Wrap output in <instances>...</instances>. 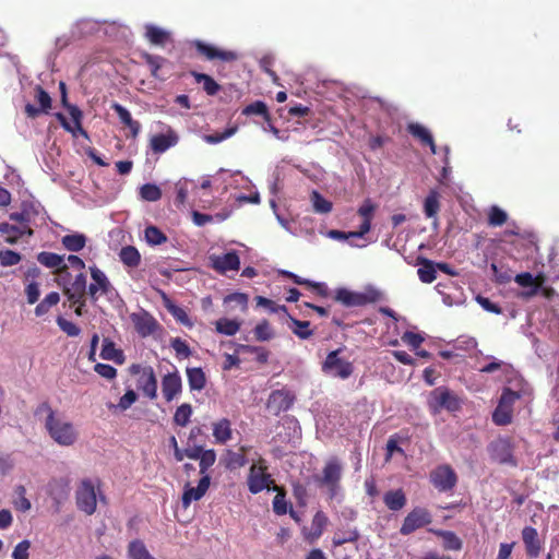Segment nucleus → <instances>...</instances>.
Instances as JSON below:
<instances>
[{"instance_id":"nucleus-1","label":"nucleus","mask_w":559,"mask_h":559,"mask_svg":"<svg viewBox=\"0 0 559 559\" xmlns=\"http://www.w3.org/2000/svg\"><path fill=\"white\" fill-rule=\"evenodd\" d=\"M98 498L100 501H106V497L100 492L99 480H92V478L81 480L75 490V502L79 510L91 515L97 510Z\"/></svg>"},{"instance_id":"nucleus-2","label":"nucleus","mask_w":559,"mask_h":559,"mask_svg":"<svg viewBox=\"0 0 559 559\" xmlns=\"http://www.w3.org/2000/svg\"><path fill=\"white\" fill-rule=\"evenodd\" d=\"M428 406L430 412L435 414L441 413L443 408L454 413V411H460L461 401L454 391L449 390L445 385H439V388L429 392Z\"/></svg>"},{"instance_id":"nucleus-3","label":"nucleus","mask_w":559,"mask_h":559,"mask_svg":"<svg viewBox=\"0 0 559 559\" xmlns=\"http://www.w3.org/2000/svg\"><path fill=\"white\" fill-rule=\"evenodd\" d=\"M343 477V466L338 456H331L325 462L321 477L317 478L319 486L328 489L330 498H335L341 490V479Z\"/></svg>"},{"instance_id":"nucleus-4","label":"nucleus","mask_w":559,"mask_h":559,"mask_svg":"<svg viewBox=\"0 0 559 559\" xmlns=\"http://www.w3.org/2000/svg\"><path fill=\"white\" fill-rule=\"evenodd\" d=\"M345 347H337L329 352L325 359L321 364V369L326 374L338 377L340 379H349L352 377L355 366L349 359L341 358Z\"/></svg>"},{"instance_id":"nucleus-5","label":"nucleus","mask_w":559,"mask_h":559,"mask_svg":"<svg viewBox=\"0 0 559 559\" xmlns=\"http://www.w3.org/2000/svg\"><path fill=\"white\" fill-rule=\"evenodd\" d=\"M274 478L269 473V465L266 459L263 456H259L258 461H255L249 469V475L247 477L249 491L252 493H259V491L272 490V484Z\"/></svg>"},{"instance_id":"nucleus-6","label":"nucleus","mask_w":559,"mask_h":559,"mask_svg":"<svg viewBox=\"0 0 559 559\" xmlns=\"http://www.w3.org/2000/svg\"><path fill=\"white\" fill-rule=\"evenodd\" d=\"M47 413L46 429L50 437L62 445L70 444V425L68 421L61 420L47 404H41L36 414Z\"/></svg>"},{"instance_id":"nucleus-7","label":"nucleus","mask_w":559,"mask_h":559,"mask_svg":"<svg viewBox=\"0 0 559 559\" xmlns=\"http://www.w3.org/2000/svg\"><path fill=\"white\" fill-rule=\"evenodd\" d=\"M521 393L519 391L504 388L501 392L499 404L492 413V420L496 425H510L513 420V406L519 401Z\"/></svg>"},{"instance_id":"nucleus-8","label":"nucleus","mask_w":559,"mask_h":559,"mask_svg":"<svg viewBox=\"0 0 559 559\" xmlns=\"http://www.w3.org/2000/svg\"><path fill=\"white\" fill-rule=\"evenodd\" d=\"M429 480L437 490L449 491L457 486L459 476L452 465L444 463V465H437L430 471Z\"/></svg>"},{"instance_id":"nucleus-9","label":"nucleus","mask_w":559,"mask_h":559,"mask_svg":"<svg viewBox=\"0 0 559 559\" xmlns=\"http://www.w3.org/2000/svg\"><path fill=\"white\" fill-rule=\"evenodd\" d=\"M131 372H138L139 378L136 382L138 389L142 391L148 399H157L158 380L152 366L141 368L139 364H133L130 367Z\"/></svg>"},{"instance_id":"nucleus-10","label":"nucleus","mask_w":559,"mask_h":559,"mask_svg":"<svg viewBox=\"0 0 559 559\" xmlns=\"http://www.w3.org/2000/svg\"><path fill=\"white\" fill-rule=\"evenodd\" d=\"M382 294L379 290H369L368 293H353L348 288H337L334 299L340 304L353 307V305H366L379 301Z\"/></svg>"},{"instance_id":"nucleus-11","label":"nucleus","mask_w":559,"mask_h":559,"mask_svg":"<svg viewBox=\"0 0 559 559\" xmlns=\"http://www.w3.org/2000/svg\"><path fill=\"white\" fill-rule=\"evenodd\" d=\"M432 514L425 507H415L408 512L402 523L400 533L403 535L413 534L418 527H424L432 522Z\"/></svg>"},{"instance_id":"nucleus-12","label":"nucleus","mask_w":559,"mask_h":559,"mask_svg":"<svg viewBox=\"0 0 559 559\" xmlns=\"http://www.w3.org/2000/svg\"><path fill=\"white\" fill-rule=\"evenodd\" d=\"M490 455L500 464H512L515 466L518 461L513 455V447L508 439H497L488 447Z\"/></svg>"},{"instance_id":"nucleus-13","label":"nucleus","mask_w":559,"mask_h":559,"mask_svg":"<svg viewBox=\"0 0 559 559\" xmlns=\"http://www.w3.org/2000/svg\"><path fill=\"white\" fill-rule=\"evenodd\" d=\"M193 46L198 53L205 57V59H221L222 61H236L238 59V53L233 52V50H221L217 46H213V44H207V41L194 40Z\"/></svg>"},{"instance_id":"nucleus-14","label":"nucleus","mask_w":559,"mask_h":559,"mask_svg":"<svg viewBox=\"0 0 559 559\" xmlns=\"http://www.w3.org/2000/svg\"><path fill=\"white\" fill-rule=\"evenodd\" d=\"M210 261L213 270L219 273H226L229 272V270H239L241 265V259L237 250H230L224 254H211Z\"/></svg>"},{"instance_id":"nucleus-15","label":"nucleus","mask_w":559,"mask_h":559,"mask_svg":"<svg viewBox=\"0 0 559 559\" xmlns=\"http://www.w3.org/2000/svg\"><path fill=\"white\" fill-rule=\"evenodd\" d=\"M294 401L295 397L290 391L274 390L269 394L266 407L271 413L280 414L283 413V411L290 408Z\"/></svg>"},{"instance_id":"nucleus-16","label":"nucleus","mask_w":559,"mask_h":559,"mask_svg":"<svg viewBox=\"0 0 559 559\" xmlns=\"http://www.w3.org/2000/svg\"><path fill=\"white\" fill-rule=\"evenodd\" d=\"M130 318L134 324L135 331L141 335V337L152 335V333H155L159 326L156 318H154L153 314H150V312H146V310H143L138 314L134 312Z\"/></svg>"},{"instance_id":"nucleus-17","label":"nucleus","mask_w":559,"mask_h":559,"mask_svg":"<svg viewBox=\"0 0 559 559\" xmlns=\"http://www.w3.org/2000/svg\"><path fill=\"white\" fill-rule=\"evenodd\" d=\"M377 206L371 199H365L362 204L358 207L357 213L362 217L361 225L358 230H350V236L354 238H361L365 234H368L371 228V219Z\"/></svg>"},{"instance_id":"nucleus-18","label":"nucleus","mask_w":559,"mask_h":559,"mask_svg":"<svg viewBox=\"0 0 559 559\" xmlns=\"http://www.w3.org/2000/svg\"><path fill=\"white\" fill-rule=\"evenodd\" d=\"M522 538L525 547V552L530 557H538L543 550V543L539 538V533L534 526H524L522 531Z\"/></svg>"},{"instance_id":"nucleus-19","label":"nucleus","mask_w":559,"mask_h":559,"mask_svg":"<svg viewBox=\"0 0 559 559\" xmlns=\"http://www.w3.org/2000/svg\"><path fill=\"white\" fill-rule=\"evenodd\" d=\"M211 477H201L197 487H191V485H186L182 493V506L183 508H188L191 501L201 500L203 496H205L206 491L211 485Z\"/></svg>"},{"instance_id":"nucleus-20","label":"nucleus","mask_w":559,"mask_h":559,"mask_svg":"<svg viewBox=\"0 0 559 559\" xmlns=\"http://www.w3.org/2000/svg\"><path fill=\"white\" fill-rule=\"evenodd\" d=\"M182 390V378L179 371L166 373L162 379V392L166 401H173Z\"/></svg>"},{"instance_id":"nucleus-21","label":"nucleus","mask_w":559,"mask_h":559,"mask_svg":"<svg viewBox=\"0 0 559 559\" xmlns=\"http://www.w3.org/2000/svg\"><path fill=\"white\" fill-rule=\"evenodd\" d=\"M329 523V516L323 511H317L311 521V526L309 531L307 528H304V535L310 544H313V542H317L319 537L323 534L326 525Z\"/></svg>"},{"instance_id":"nucleus-22","label":"nucleus","mask_w":559,"mask_h":559,"mask_svg":"<svg viewBox=\"0 0 559 559\" xmlns=\"http://www.w3.org/2000/svg\"><path fill=\"white\" fill-rule=\"evenodd\" d=\"M514 282L519 283L523 287H530V290L524 293L525 297H532V295H536L542 287V284L545 282L544 274H537V276H533L532 272H520L514 277Z\"/></svg>"},{"instance_id":"nucleus-23","label":"nucleus","mask_w":559,"mask_h":559,"mask_svg":"<svg viewBox=\"0 0 559 559\" xmlns=\"http://www.w3.org/2000/svg\"><path fill=\"white\" fill-rule=\"evenodd\" d=\"M49 496L55 506V511H59L61 506L68 500L69 485L66 479H55L49 484Z\"/></svg>"},{"instance_id":"nucleus-24","label":"nucleus","mask_w":559,"mask_h":559,"mask_svg":"<svg viewBox=\"0 0 559 559\" xmlns=\"http://www.w3.org/2000/svg\"><path fill=\"white\" fill-rule=\"evenodd\" d=\"M159 295L163 299L164 306L169 311V313H171V316L175 317L177 321L182 323V325H193V322H191L190 316L188 314L187 310H185V308H181V306H178V304L174 302L170 296L164 293V290H159Z\"/></svg>"},{"instance_id":"nucleus-25","label":"nucleus","mask_w":559,"mask_h":559,"mask_svg":"<svg viewBox=\"0 0 559 559\" xmlns=\"http://www.w3.org/2000/svg\"><path fill=\"white\" fill-rule=\"evenodd\" d=\"M178 140L179 138L176 131L169 129L167 133L153 135L150 140V146L153 152H165L167 148H170V146H174V144H177Z\"/></svg>"},{"instance_id":"nucleus-26","label":"nucleus","mask_w":559,"mask_h":559,"mask_svg":"<svg viewBox=\"0 0 559 559\" xmlns=\"http://www.w3.org/2000/svg\"><path fill=\"white\" fill-rule=\"evenodd\" d=\"M250 445H241L237 451L233 449H226L225 451V466L229 469L241 468L247 464L248 460L246 454L250 450Z\"/></svg>"},{"instance_id":"nucleus-27","label":"nucleus","mask_w":559,"mask_h":559,"mask_svg":"<svg viewBox=\"0 0 559 559\" xmlns=\"http://www.w3.org/2000/svg\"><path fill=\"white\" fill-rule=\"evenodd\" d=\"M111 108H114L122 124L129 128L132 136H138L141 131V123L132 118L128 107L121 106V104L115 102V104H111Z\"/></svg>"},{"instance_id":"nucleus-28","label":"nucleus","mask_w":559,"mask_h":559,"mask_svg":"<svg viewBox=\"0 0 559 559\" xmlns=\"http://www.w3.org/2000/svg\"><path fill=\"white\" fill-rule=\"evenodd\" d=\"M286 317L288 319V325L292 330V332L300 338H309L314 335V330L311 328V324L309 320H298V318H294V316H290L286 313Z\"/></svg>"},{"instance_id":"nucleus-29","label":"nucleus","mask_w":559,"mask_h":559,"mask_svg":"<svg viewBox=\"0 0 559 559\" xmlns=\"http://www.w3.org/2000/svg\"><path fill=\"white\" fill-rule=\"evenodd\" d=\"M430 532L441 537L442 547L444 549H453V551H460V549H462L464 545L459 534L453 533V531H442V528H430Z\"/></svg>"},{"instance_id":"nucleus-30","label":"nucleus","mask_w":559,"mask_h":559,"mask_svg":"<svg viewBox=\"0 0 559 559\" xmlns=\"http://www.w3.org/2000/svg\"><path fill=\"white\" fill-rule=\"evenodd\" d=\"M407 129L413 136L418 139V141L423 144H427L433 154L437 152L436 142L429 129L421 126V123H408Z\"/></svg>"},{"instance_id":"nucleus-31","label":"nucleus","mask_w":559,"mask_h":559,"mask_svg":"<svg viewBox=\"0 0 559 559\" xmlns=\"http://www.w3.org/2000/svg\"><path fill=\"white\" fill-rule=\"evenodd\" d=\"M212 427H213V436H214L216 442H219L221 444H225V442H227V440H230V438L233 436V428H231L230 419H227V417H223L222 419H218V421H214Z\"/></svg>"},{"instance_id":"nucleus-32","label":"nucleus","mask_w":559,"mask_h":559,"mask_svg":"<svg viewBox=\"0 0 559 559\" xmlns=\"http://www.w3.org/2000/svg\"><path fill=\"white\" fill-rule=\"evenodd\" d=\"M100 357L103 359L115 360V362H118L119 365H122L126 360L122 349H119L110 337H104Z\"/></svg>"},{"instance_id":"nucleus-33","label":"nucleus","mask_w":559,"mask_h":559,"mask_svg":"<svg viewBox=\"0 0 559 559\" xmlns=\"http://www.w3.org/2000/svg\"><path fill=\"white\" fill-rule=\"evenodd\" d=\"M440 195L437 189H430L429 193L426 195L424 211L427 217H435V219H437L441 207Z\"/></svg>"},{"instance_id":"nucleus-34","label":"nucleus","mask_w":559,"mask_h":559,"mask_svg":"<svg viewBox=\"0 0 559 559\" xmlns=\"http://www.w3.org/2000/svg\"><path fill=\"white\" fill-rule=\"evenodd\" d=\"M383 501L389 510H402L407 498L403 489L388 490L383 496Z\"/></svg>"},{"instance_id":"nucleus-35","label":"nucleus","mask_w":559,"mask_h":559,"mask_svg":"<svg viewBox=\"0 0 559 559\" xmlns=\"http://www.w3.org/2000/svg\"><path fill=\"white\" fill-rule=\"evenodd\" d=\"M217 460V453L214 449H204V447L200 445V474L201 476H211L209 471L212 468L213 464H215Z\"/></svg>"},{"instance_id":"nucleus-36","label":"nucleus","mask_w":559,"mask_h":559,"mask_svg":"<svg viewBox=\"0 0 559 559\" xmlns=\"http://www.w3.org/2000/svg\"><path fill=\"white\" fill-rule=\"evenodd\" d=\"M360 533L358 528H337L332 536L334 547L347 544V542H358Z\"/></svg>"},{"instance_id":"nucleus-37","label":"nucleus","mask_w":559,"mask_h":559,"mask_svg":"<svg viewBox=\"0 0 559 559\" xmlns=\"http://www.w3.org/2000/svg\"><path fill=\"white\" fill-rule=\"evenodd\" d=\"M187 378L192 391H202L206 386V376L202 368H187Z\"/></svg>"},{"instance_id":"nucleus-38","label":"nucleus","mask_w":559,"mask_h":559,"mask_svg":"<svg viewBox=\"0 0 559 559\" xmlns=\"http://www.w3.org/2000/svg\"><path fill=\"white\" fill-rule=\"evenodd\" d=\"M190 74L193 75L197 83H202V87L207 95H217L221 85L212 75L202 74V72H195V70H192Z\"/></svg>"},{"instance_id":"nucleus-39","label":"nucleus","mask_w":559,"mask_h":559,"mask_svg":"<svg viewBox=\"0 0 559 559\" xmlns=\"http://www.w3.org/2000/svg\"><path fill=\"white\" fill-rule=\"evenodd\" d=\"M417 275L421 282H435L437 277V264H435L433 260L421 259L420 265L417 270Z\"/></svg>"},{"instance_id":"nucleus-40","label":"nucleus","mask_w":559,"mask_h":559,"mask_svg":"<svg viewBox=\"0 0 559 559\" xmlns=\"http://www.w3.org/2000/svg\"><path fill=\"white\" fill-rule=\"evenodd\" d=\"M119 258L124 263V265H129V267H136L141 263V253L136 247H122L119 252Z\"/></svg>"},{"instance_id":"nucleus-41","label":"nucleus","mask_w":559,"mask_h":559,"mask_svg":"<svg viewBox=\"0 0 559 559\" xmlns=\"http://www.w3.org/2000/svg\"><path fill=\"white\" fill-rule=\"evenodd\" d=\"M145 37L155 45H165L167 39H169V32L163 31V28H158L154 24H147L145 26Z\"/></svg>"},{"instance_id":"nucleus-42","label":"nucleus","mask_w":559,"mask_h":559,"mask_svg":"<svg viewBox=\"0 0 559 559\" xmlns=\"http://www.w3.org/2000/svg\"><path fill=\"white\" fill-rule=\"evenodd\" d=\"M271 490H275L276 495L273 499V510L275 513L283 515V513L288 512V502L286 501V492L284 489H280L277 485H275L274 480L271 485Z\"/></svg>"},{"instance_id":"nucleus-43","label":"nucleus","mask_w":559,"mask_h":559,"mask_svg":"<svg viewBox=\"0 0 559 559\" xmlns=\"http://www.w3.org/2000/svg\"><path fill=\"white\" fill-rule=\"evenodd\" d=\"M193 408L191 403H181V405H178L173 416V421L175 423V425L187 426L191 420Z\"/></svg>"},{"instance_id":"nucleus-44","label":"nucleus","mask_w":559,"mask_h":559,"mask_svg":"<svg viewBox=\"0 0 559 559\" xmlns=\"http://www.w3.org/2000/svg\"><path fill=\"white\" fill-rule=\"evenodd\" d=\"M128 554L132 559H156L148 552L146 544L143 540H132L128 545Z\"/></svg>"},{"instance_id":"nucleus-45","label":"nucleus","mask_w":559,"mask_h":559,"mask_svg":"<svg viewBox=\"0 0 559 559\" xmlns=\"http://www.w3.org/2000/svg\"><path fill=\"white\" fill-rule=\"evenodd\" d=\"M240 326L241 324L238 320H230V318H219L216 321V330L224 335H236Z\"/></svg>"},{"instance_id":"nucleus-46","label":"nucleus","mask_w":559,"mask_h":559,"mask_svg":"<svg viewBox=\"0 0 559 559\" xmlns=\"http://www.w3.org/2000/svg\"><path fill=\"white\" fill-rule=\"evenodd\" d=\"M37 260L46 267L59 270L63 263V255L52 252H40L37 255Z\"/></svg>"},{"instance_id":"nucleus-47","label":"nucleus","mask_w":559,"mask_h":559,"mask_svg":"<svg viewBox=\"0 0 559 559\" xmlns=\"http://www.w3.org/2000/svg\"><path fill=\"white\" fill-rule=\"evenodd\" d=\"M242 115H261L263 119H270V110L262 99H257L242 108Z\"/></svg>"},{"instance_id":"nucleus-48","label":"nucleus","mask_w":559,"mask_h":559,"mask_svg":"<svg viewBox=\"0 0 559 559\" xmlns=\"http://www.w3.org/2000/svg\"><path fill=\"white\" fill-rule=\"evenodd\" d=\"M83 112L78 106H72V136L82 134L85 139H88L86 129L82 126Z\"/></svg>"},{"instance_id":"nucleus-49","label":"nucleus","mask_w":559,"mask_h":559,"mask_svg":"<svg viewBox=\"0 0 559 559\" xmlns=\"http://www.w3.org/2000/svg\"><path fill=\"white\" fill-rule=\"evenodd\" d=\"M140 195L143 200H148V202H156L163 195V191L158 185L155 183H145L141 186Z\"/></svg>"},{"instance_id":"nucleus-50","label":"nucleus","mask_w":559,"mask_h":559,"mask_svg":"<svg viewBox=\"0 0 559 559\" xmlns=\"http://www.w3.org/2000/svg\"><path fill=\"white\" fill-rule=\"evenodd\" d=\"M507 218L508 213L501 206H490L488 211V224L490 226H502V224H506Z\"/></svg>"},{"instance_id":"nucleus-51","label":"nucleus","mask_w":559,"mask_h":559,"mask_svg":"<svg viewBox=\"0 0 559 559\" xmlns=\"http://www.w3.org/2000/svg\"><path fill=\"white\" fill-rule=\"evenodd\" d=\"M311 200L314 211L320 212L321 214H328V212H331L333 207V203L328 201L323 194L318 193V191H312Z\"/></svg>"},{"instance_id":"nucleus-52","label":"nucleus","mask_w":559,"mask_h":559,"mask_svg":"<svg viewBox=\"0 0 559 559\" xmlns=\"http://www.w3.org/2000/svg\"><path fill=\"white\" fill-rule=\"evenodd\" d=\"M145 239L148 243H152V246H158V243L167 241L165 233H163L160 228L154 227V225L145 228Z\"/></svg>"},{"instance_id":"nucleus-53","label":"nucleus","mask_w":559,"mask_h":559,"mask_svg":"<svg viewBox=\"0 0 559 559\" xmlns=\"http://www.w3.org/2000/svg\"><path fill=\"white\" fill-rule=\"evenodd\" d=\"M254 337L259 341H269L274 337L273 328L267 320H262L253 329Z\"/></svg>"},{"instance_id":"nucleus-54","label":"nucleus","mask_w":559,"mask_h":559,"mask_svg":"<svg viewBox=\"0 0 559 559\" xmlns=\"http://www.w3.org/2000/svg\"><path fill=\"white\" fill-rule=\"evenodd\" d=\"M255 300L258 305L266 307L272 313H280V311L285 316L287 313V306H285V304H276L274 300H271V298H266V296H257Z\"/></svg>"},{"instance_id":"nucleus-55","label":"nucleus","mask_w":559,"mask_h":559,"mask_svg":"<svg viewBox=\"0 0 559 559\" xmlns=\"http://www.w3.org/2000/svg\"><path fill=\"white\" fill-rule=\"evenodd\" d=\"M15 493H16V498L14 500L15 508L22 512L28 511L31 509V502L25 497V495H26L25 487L22 485L16 486Z\"/></svg>"},{"instance_id":"nucleus-56","label":"nucleus","mask_w":559,"mask_h":559,"mask_svg":"<svg viewBox=\"0 0 559 559\" xmlns=\"http://www.w3.org/2000/svg\"><path fill=\"white\" fill-rule=\"evenodd\" d=\"M92 278L97 283L98 292H108L110 282L108 281L105 272L97 269V266H92L91 269Z\"/></svg>"},{"instance_id":"nucleus-57","label":"nucleus","mask_w":559,"mask_h":559,"mask_svg":"<svg viewBox=\"0 0 559 559\" xmlns=\"http://www.w3.org/2000/svg\"><path fill=\"white\" fill-rule=\"evenodd\" d=\"M170 346L175 349L176 354L181 357H190L191 355V348L182 337H173Z\"/></svg>"},{"instance_id":"nucleus-58","label":"nucleus","mask_w":559,"mask_h":559,"mask_svg":"<svg viewBox=\"0 0 559 559\" xmlns=\"http://www.w3.org/2000/svg\"><path fill=\"white\" fill-rule=\"evenodd\" d=\"M0 231L4 235H8V241L12 242L19 236H22L25 230L24 228L16 227L14 225H10L8 223L0 224Z\"/></svg>"},{"instance_id":"nucleus-59","label":"nucleus","mask_w":559,"mask_h":559,"mask_svg":"<svg viewBox=\"0 0 559 559\" xmlns=\"http://www.w3.org/2000/svg\"><path fill=\"white\" fill-rule=\"evenodd\" d=\"M144 59L146 63L150 66V70L152 75L158 76V70L165 61L163 56H153V53H145Z\"/></svg>"},{"instance_id":"nucleus-60","label":"nucleus","mask_w":559,"mask_h":559,"mask_svg":"<svg viewBox=\"0 0 559 559\" xmlns=\"http://www.w3.org/2000/svg\"><path fill=\"white\" fill-rule=\"evenodd\" d=\"M21 261V255L12 250L0 251V263L3 266H12Z\"/></svg>"},{"instance_id":"nucleus-61","label":"nucleus","mask_w":559,"mask_h":559,"mask_svg":"<svg viewBox=\"0 0 559 559\" xmlns=\"http://www.w3.org/2000/svg\"><path fill=\"white\" fill-rule=\"evenodd\" d=\"M402 341L418 350V347H420L424 341V336H421V334H416V332H404L402 335Z\"/></svg>"},{"instance_id":"nucleus-62","label":"nucleus","mask_w":559,"mask_h":559,"mask_svg":"<svg viewBox=\"0 0 559 559\" xmlns=\"http://www.w3.org/2000/svg\"><path fill=\"white\" fill-rule=\"evenodd\" d=\"M138 399V395L134 390H128L123 393V395L120 397L118 402V407L121 411H127V408H130L131 404L135 403Z\"/></svg>"},{"instance_id":"nucleus-63","label":"nucleus","mask_w":559,"mask_h":559,"mask_svg":"<svg viewBox=\"0 0 559 559\" xmlns=\"http://www.w3.org/2000/svg\"><path fill=\"white\" fill-rule=\"evenodd\" d=\"M94 370L105 379H115L117 377V369L110 366V364H96Z\"/></svg>"},{"instance_id":"nucleus-64","label":"nucleus","mask_w":559,"mask_h":559,"mask_svg":"<svg viewBox=\"0 0 559 559\" xmlns=\"http://www.w3.org/2000/svg\"><path fill=\"white\" fill-rule=\"evenodd\" d=\"M31 547V543L28 540L20 542L12 554L13 559H28V549Z\"/></svg>"}]
</instances>
